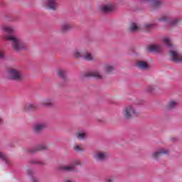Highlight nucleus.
Here are the masks:
<instances>
[{"label":"nucleus","instance_id":"nucleus-1","mask_svg":"<svg viewBox=\"0 0 182 182\" xmlns=\"http://www.w3.org/2000/svg\"><path fill=\"white\" fill-rule=\"evenodd\" d=\"M5 41H10L15 52H21V50H27L29 48V46L25 43L19 37L15 36L6 35L4 36Z\"/></svg>","mask_w":182,"mask_h":182},{"label":"nucleus","instance_id":"nucleus-2","mask_svg":"<svg viewBox=\"0 0 182 182\" xmlns=\"http://www.w3.org/2000/svg\"><path fill=\"white\" fill-rule=\"evenodd\" d=\"M122 115L127 120L134 119L137 116V105L136 104L127 105L123 109Z\"/></svg>","mask_w":182,"mask_h":182},{"label":"nucleus","instance_id":"nucleus-3","mask_svg":"<svg viewBox=\"0 0 182 182\" xmlns=\"http://www.w3.org/2000/svg\"><path fill=\"white\" fill-rule=\"evenodd\" d=\"M9 78L16 82H22L25 79V77L20 70L11 68L9 70Z\"/></svg>","mask_w":182,"mask_h":182},{"label":"nucleus","instance_id":"nucleus-4","mask_svg":"<svg viewBox=\"0 0 182 182\" xmlns=\"http://www.w3.org/2000/svg\"><path fill=\"white\" fill-rule=\"evenodd\" d=\"M76 166H82L80 160L75 159L70 165H62L59 167V170H62V171H75Z\"/></svg>","mask_w":182,"mask_h":182},{"label":"nucleus","instance_id":"nucleus-5","mask_svg":"<svg viewBox=\"0 0 182 182\" xmlns=\"http://www.w3.org/2000/svg\"><path fill=\"white\" fill-rule=\"evenodd\" d=\"M74 55L77 58H83L85 60H93V55L90 52L86 50H81L80 52L78 50H75L74 51Z\"/></svg>","mask_w":182,"mask_h":182},{"label":"nucleus","instance_id":"nucleus-6","mask_svg":"<svg viewBox=\"0 0 182 182\" xmlns=\"http://www.w3.org/2000/svg\"><path fill=\"white\" fill-rule=\"evenodd\" d=\"M159 22H165L166 23V25L168 26L173 27L178 25L179 21L177 18H174L173 20H170V17L168 16L164 15L161 18L158 19Z\"/></svg>","mask_w":182,"mask_h":182},{"label":"nucleus","instance_id":"nucleus-7","mask_svg":"<svg viewBox=\"0 0 182 182\" xmlns=\"http://www.w3.org/2000/svg\"><path fill=\"white\" fill-rule=\"evenodd\" d=\"M141 2L144 4H151V11H155V9H159L163 3L159 0H141Z\"/></svg>","mask_w":182,"mask_h":182},{"label":"nucleus","instance_id":"nucleus-8","mask_svg":"<svg viewBox=\"0 0 182 182\" xmlns=\"http://www.w3.org/2000/svg\"><path fill=\"white\" fill-rule=\"evenodd\" d=\"M170 56H171V60H173V62H176V63H181L182 55L180 54L178 52L174 51V50H171Z\"/></svg>","mask_w":182,"mask_h":182},{"label":"nucleus","instance_id":"nucleus-9","mask_svg":"<svg viewBox=\"0 0 182 182\" xmlns=\"http://www.w3.org/2000/svg\"><path fill=\"white\" fill-rule=\"evenodd\" d=\"M147 50L151 53H160L163 50V47L159 44L150 45L147 47Z\"/></svg>","mask_w":182,"mask_h":182},{"label":"nucleus","instance_id":"nucleus-10","mask_svg":"<svg viewBox=\"0 0 182 182\" xmlns=\"http://www.w3.org/2000/svg\"><path fill=\"white\" fill-rule=\"evenodd\" d=\"M40 105L43 107H51L55 105V100L52 97L45 98L41 102Z\"/></svg>","mask_w":182,"mask_h":182},{"label":"nucleus","instance_id":"nucleus-11","mask_svg":"<svg viewBox=\"0 0 182 182\" xmlns=\"http://www.w3.org/2000/svg\"><path fill=\"white\" fill-rule=\"evenodd\" d=\"M109 157V154L107 152L97 151L94 155V159L98 160L99 161H103Z\"/></svg>","mask_w":182,"mask_h":182},{"label":"nucleus","instance_id":"nucleus-12","mask_svg":"<svg viewBox=\"0 0 182 182\" xmlns=\"http://www.w3.org/2000/svg\"><path fill=\"white\" fill-rule=\"evenodd\" d=\"M85 77H95L98 80L103 78V75L99 71L87 72L85 74Z\"/></svg>","mask_w":182,"mask_h":182},{"label":"nucleus","instance_id":"nucleus-13","mask_svg":"<svg viewBox=\"0 0 182 182\" xmlns=\"http://www.w3.org/2000/svg\"><path fill=\"white\" fill-rule=\"evenodd\" d=\"M46 5L48 9L56 11L58 9V0H47Z\"/></svg>","mask_w":182,"mask_h":182},{"label":"nucleus","instance_id":"nucleus-14","mask_svg":"<svg viewBox=\"0 0 182 182\" xmlns=\"http://www.w3.org/2000/svg\"><path fill=\"white\" fill-rule=\"evenodd\" d=\"M101 11L104 14H109V12H113L114 11V6L113 4H107L101 7Z\"/></svg>","mask_w":182,"mask_h":182},{"label":"nucleus","instance_id":"nucleus-15","mask_svg":"<svg viewBox=\"0 0 182 182\" xmlns=\"http://www.w3.org/2000/svg\"><path fill=\"white\" fill-rule=\"evenodd\" d=\"M168 153V151L167 149H161L159 151L154 152L152 154L153 159H155V160H157L160 156H162V154H167Z\"/></svg>","mask_w":182,"mask_h":182},{"label":"nucleus","instance_id":"nucleus-16","mask_svg":"<svg viewBox=\"0 0 182 182\" xmlns=\"http://www.w3.org/2000/svg\"><path fill=\"white\" fill-rule=\"evenodd\" d=\"M73 28V26L69 23H63L61 24L60 31L61 32H68V31H70Z\"/></svg>","mask_w":182,"mask_h":182},{"label":"nucleus","instance_id":"nucleus-17","mask_svg":"<svg viewBox=\"0 0 182 182\" xmlns=\"http://www.w3.org/2000/svg\"><path fill=\"white\" fill-rule=\"evenodd\" d=\"M44 129H46V124H37L33 127L35 133H41Z\"/></svg>","mask_w":182,"mask_h":182},{"label":"nucleus","instance_id":"nucleus-18","mask_svg":"<svg viewBox=\"0 0 182 182\" xmlns=\"http://www.w3.org/2000/svg\"><path fill=\"white\" fill-rule=\"evenodd\" d=\"M128 31L130 33H134V32H137V23L136 22L129 23V25L128 27Z\"/></svg>","mask_w":182,"mask_h":182},{"label":"nucleus","instance_id":"nucleus-19","mask_svg":"<svg viewBox=\"0 0 182 182\" xmlns=\"http://www.w3.org/2000/svg\"><path fill=\"white\" fill-rule=\"evenodd\" d=\"M115 67L112 64H105L104 66V70H105L107 73H112Z\"/></svg>","mask_w":182,"mask_h":182},{"label":"nucleus","instance_id":"nucleus-20","mask_svg":"<svg viewBox=\"0 0 182 182\" xmlns=\"http://www.w3.org/2000/svg\"><path fill=\"white\" fill-rule=\"evenodd\" d=\"M46 149H48V146L46 145L41 144V145L37 146L36 148L32 149L31 151V153H36V151H41V150H46Z\"/></svg>","mask_w":182,"mask_h":182},{"label":"nucleus","instance_id":"nucleus-21","mask_svg":"<svg viewBox=\"0 0 182 182\" xmlns=\"http://www.w3.org/2000/svg\"><path fill=\"white\" fill-rule=\"evenodd\" d=\"M138 68L141 70H147L149 69V65L144 61H140L138 63Z\"/></svg>","mask_w":182,"mask_h":182},{"label":"nucleus","instance_id":"nucleus-22","mask_svg":"<svg viewBox=\"0 0 182 182\" xmlns=\"http://www.w3.org/2000/svg\"><path fill=\"white\" fill-rule=\"evenodd\" d=\"M3 30L6 33H14V31H15V28L12 26L5 25V26H3Z\"/></svg>","mask_w":182,"mask_h":182},{"label":"nucleus","instance_id":"nucleus-23","mask_svg":"<svg viewBox=\"0 0 182 182\" xmlns=\"http://www.w3.org/2000/svg\"><path fill=\"white\" fill-rule=\"evenodd\" d=\"M75 136L77 139H79V140H85L86 139V133L83 131L76 132Z\"/></svg>","mask_w":182,"mask_h":182},{"label":"nucleus","instance_id":"nucleus-24","mask_svg":"<svg viewBox=\"0 0 182 182\" xmlns=\"http://www.w3.org/2000/svg\"><path fill=\"white\" fill-rule=\"evenodd\" d=\"M58 76H59V77H61V79L65 80L68 77V73L65 70H58Z\"/></svg>","mask_w":182,"mask_h":182},{"label":"nucleus","instance_id":"nucleus-25","mask_svg":"<svg viewBox=\"0 0 182 182\" xmlns=\"http://www.w3.org/2000/svg\"><path fill=\"white\" fill-rule=\"evenodd\" d=\"M164 43L168 46V48H173V44H171V40L168 37H166L163 39Z\"/></svg>","mask_w":182,"mask_h":182},{"label":"nucleus","instance_id":"nucleus-26","mask_svg":"<svg viewBox=\"0 0 182 182\" xmlns=\"http://www.w3.org/2000/svg\"><path fill=\"white\" fill-rule=\"evenodd\" d=\"M0 159L2 160V161H5L6 164H9L8 162V156L6 154H4V152L0 151Z\"/></svg>","mask_w":182,"mask_h":182},{"label":"nucleus","instance_id":"nucleus-27","mask_svg":"<svg viewBox=\"0 0 182 182\" xmlns=\"http://www.w3.org/2000/svg\"><path fill=\"white\" fill-rule=\"evenodd\" d=\"M73 149L75 151H78V152L85 151V148L82 145H77V144L74 145Z\"/></svg>","mask_w":182,"mask_h":182},{"label":"nucleus","instance_id":"nucleus-28","mask_svg":"<svg viewBox=\"0 0 182 182\" xmlns=\"http://www.w3.org/2000/svg\"><path fill=\"white\" fill-rule=\"evenodd\" d=\"M168 109H176L177 107V102L171 101L168 105Z\"/></svg>","mask_w":182,"mask_h":182},{"label":"nucleus","instance_id":"nucleus-29","mask_svg":"<svg viewBox=\"0 0 182 182\" xmlns=\"http://www.w3.org/2000/svg\"><path fill=\"white\" fill-rule=\"evenodd\" d=\"M35 107L33 105L31 104H26L24 107L25 112H28V110H32V109H34Z\"/></svg>","mask_w":182,"mask_h":182},{"label":"nucleus","instance_id":"nucleus-30","mask_svg":"<svg viewBox=\"0 0 182 182\" xmlns=\"http://www.w3.org/2000/svg\"><path fill=\"white\" fill-rule=\"evenodd\" d=\"M156 87H154V85H150L146 88V92L148 93H153Z\"/></svg>","mask_w":182,"mask_h":182},{"label":"nucleus","instance_id":"nucleus-31","mask_svg":"<svg viewBox=\"0 0 182 182\" xmlns=\"http://www.w3.org/2000/svg\"><path fill=\"white\" fill-rule=\"evenodd\" d=\"M114 181V178L113 177H108L105 178V182H113Z\"/></svg>","mask_w":182,"mask_h":182},{"label":"nucleus","instance_id":"nucleus-32","mask_svg":"<svg viewBox=\"0 0 182 182\" xmlns=\"http://www.w3.org/2000/svg\"><path fill=\"white\" fill-rule=\"evenodd\" d=\"M33 164H45V162H41L38 161H32Z\"/></svg>","mask_w":182,"mask_h":182},{"label":"nucleus","instance_id":"nucleus-33","mask_svg":"<svg viewBox=\"0 0 182 182\" xmlns=\"http://www.w3.org/2000/svg\"><path fill=\"white\" fill-rule=\"evenodd\" d=\"M5 58V54L4 53V51L0 50V59H4Z\"/></svg>","mask_w":182,"mask_h":182},{"label":"nucleus","instance_id":"nucleus-34","mask_svg":"<svg viewBox=\"0 0 182 182\" xmlns=\"http://www.w3.org/2000/svg\"><path fill=\"white\" fill-rule=\"evenodd\" d=\"M27 174L28 176H32V174H33V171L31 169H28V170H27Z\"/></svg>","mask_w":182,"mask_h":182},{"label":"nucleus","instance_id":"nucleus-35","mask_svg":"<svg viewBox=\"0 0 182 182\" xmlns=\"http://www.w3.org/2000/svg\"><path fill=\"white\" fill-rule=\"evenodd\" d=\"M146 28H154V24H146Z\"/></svg>","mask_w":182,"mask_h":182},{"label":"nucleus","instance_id":"nucleus-36","mask_svg":"<svg viewBox=\"0 0 182 182\" xmlns=\"http://www.w3.org/2000/svg\"><path fill=\"white\" fill-rule=\"evenodd\" d=\"M143 103H144V101H143V100L138 101V105H143Z\"/></svg>","mask_w":182,"mask_h":182},{"label":"nucleus","instance_id":"nucleus-37","mask_svg":"<svg viewBox=\"0 0 182 182\" xmlns=\"http://www.w3.org/2000/svg\"><path fill=\"white\" fill-rule=\"evenodd\" d=\"M38 179H36L35 178H33V182H38Z\"/></svg>","mask_w":182,"mask_h":182},{"label":"nucleus","instance_id":"nucleus-38","mask_svg":"<svg viewBox=\"0 0 182 182\" xmlns=\"http://www.w3.org/2000/svg\"><path fill=\"white\" fill-rule=\"evenodd\" d=\"M129 50H132V51L134 50V48L130 47Z\"/></svg>","mask_w":182,"mask_h":182},{"label":"nucleus","instance_id":"nucleus-39","mask_svg":"<svg viewBox=\"0 0 182 182\" xmlns=\"http://www.w3.org/2000/svg\"><path fill=\"white\" fill-rule=\"evenodd\" d=\"M2 123V118H0V124Z\"/></svg>","mask_w":182,"mask_h":182},{"label":"nucleus","instance_id":"nucleus-40","mask_svg":"<svg viewBox=\"0 0 182 182\" xmlns=\"http://www.w3.org/2000/svg\"><path fill=\"white\" fill-rule=\"evenodd\" d=\"M139 26H137V30L139 31Z\"/></svg>","mask_w":182,"mask_h":182}]
</instances>
